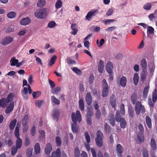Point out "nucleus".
Listing matches in <instances>:
<instances>
[{"label": "nucleus", "instance_id": "obj_1", "mask_svg": "<svg viewBox=\"0 0 157 157\" xmlns=\"http://www.w3.org/2000/svg\"><path fill=\"white\" fill-rule=\"evenodd\" d=\"M71 117L72 121L74 123V124H71V129L73 133H76L78 131V128L76 124L77 121L80 122L82 120L81 115L79 111H77L76 114L74 112L72 113Z\"/></svg>", "mask_w": 157, "mask_h": 157}, {"label": "nucleus", "instance_id": "obj_2", "mask_svg": "<svg viewBox=\"0 0 157 157\" xmlns=\"http://www.w3.org/2000/svg\"><path fill=\"white\" fill-rule=\"evenodd\" d=\"M34 14L37 18L43 19L47 16V12L46 9L42 8L37 10Z\"/></svg>", "mask_w": 157, "mask_h": 157}, {"label": "nucleus", "instance_id": "obj_3", "mask_svg": "<svg viewBox=\"0 0 157 157\" xmlns=\"http://www.w3.org/2000/svg\"><path fill=\"white\" fill-rule=\"evenodd\" d=\"M102 87L103 90L102 91L101 96L104 97H106L108 93V86L106 80L104 79L102 81Z\"/></svg>", "mask_w": 157, "mask_h": 157}, {"label": "nucleus", "instance_id": "obj_4", "mask_svg": "<svg viewBox=\"0 0 157 157\" xmlns=\"http://www.w3.org/2000/svg\"><path fill=\"white\" fill-rule=\"evenodd\" d=\"M135 110L136 113L139 115L141 111L142 113H144L145 112V108L144 106L141 104L140 102L138 101L136 104Z\"/></svg>", "mask_w": 157, "mask_h": 157}, {"label": "nucleus", "instance_id": "obj_5", "mask_svg": "<svg viewBox=\"0 0 157 157\" xmlns=\"http://www.w3.org/2000/svg\"><path fill=\"white\" fill-rule=\"evenodd\" d=\"M98 12V10H93L89 12L86 16V18L88 21L90 20L91 18L93 16H95Z\"/></svg>", "mask_w": 157, "mask_h": 157}, {"label": "nucleus", "instance_id": "obj_6", "mask_svg": "<svg viewBox=\"0 0 157 157\" xmlns=\"http://www.w3.org/2000/svg\"><path fill=\"white\" fill-rule=\"evenodd\" d=\"M14 106V103L13 101L11 102L6 107L5 110L6 114H9L13 110Z\"/></svg>", "mask_w": 157, "mask_h": 157}, {"label": "nucleus", "instance_id": "obj_7", "mask_svg": "<svg viewBox=\"0 0 157 157\" xmlns=\"http://www.w3.org/2000/svg\"><path fill=\"white\" fill-rule=\"evenodd\" d=\"M116 148L118 156L119 157H121L122 156L121 154L123 153L124 149L123 147L120 144H118L116 146Z\"/></svg>", "mask_w": 157, "mask_h": 157}, {"label": "nucleus", "instance_id": "obj_8", "mask_svg": "<svg viewBox=\"0 0 157 157\" xmlns=\"http://www.w3.org/2000/svg\"><path fill=\"white\" fill-rule=\"evenodd\" d=\"M52 151V146L51 144L50 143L47 144L44 149V152L45 154L47 155H49Z\"/></svg>", "mask_w": 157, "mask_h": 157}, {"label": "nucleus", "instance_id": "obj_9", "mask_svg": "<svg viewBox=\"0 0 157 157\" xmlns=\"http://www.w3.org/2000/svg\"><path fill=\"white\" fill-rule=\"evenodd\" d=\"M104 67V62L101 60H100L98 65V70L99 72L101 74L103 72Z\"/></svg>", "mask_w": 157, "mask_h": 157}, {"label": "nucleus", "instance_id": "obj_10", "mask_svg": "<svg viewBox=\"0 0 157 157\" xmlns=\"http://www.w3.org/2000/svg\"><path fill=\"white\" fill-rule=\"evenodd\" d=\"M86 100L88 105H90L91 104L92 101V98L90 92H87L86 96Z\"/></svg>", "mask_w": 157, "mask_h": 157}, {"label": "nucleus", "instance_id": "obj_11", "mask_svg": "<svg viewBox=\"0 0 157 157\" xmlns=\"http://www.w3.org/2000/svg\"><path fill=\"white\" fill-rule=\"evenodd\" d=\"M113 68V64L110 62H107L105 66L106 71L108 73L112 72V69Z\"/></svg>", "mask_w": 157, "mask_h": 157}, {"label": "nucleus", "instance_id": "obj_12", "mask_svg": "<svg viewBox=\"0 0 157 157\" xmlns=\"http://www.w3.org/2000/svg\"><path fill=\"white\" fill-rule=\"evenodd\" d=\"M13 40V39L11 37H6L3 39L2 44L3 45H6L10 43Z\"/></svg>", "mask_w": 157, "mask_h": 157}, {"label": "nucleus", "instance_id": "obj_13", "mask_svg": "<svg viewBox=\"0 0 157 157\" xmlns=\"http://www.w3.org/2000/svg\"><path fill=\"white\" fill-rule=\"evenodd\" d=\"M31 22L30 19L28 17L23 18L20 21L21 24L23 25H28L31 23Z\"/></svg>", "mask_w": 157, "mask_h": 157}, {"label": "nucleus", "instance_id": "obj_14", "mask_svg": "<svg viewBox=\"0 0 157 157\" xmlns=\"http://www.w3.org/2000/svg\"><path fill=\"white\" fill-rule=\"evenodd\" d=\"M127 82L126 78L124 76H123L121 78L119 81L120 85L123 87L126 86Z\"/></svg>", "mask_w": 157, "mask_h": 157}, {"label": "nucleus", "instance_id": "obj_15", "mask_svg": "<svg viewBox=\"0 0 157 157\" xmlns=\"http://www.w3.org/2000/svg\"><path fill=\"white\" fill-rule=\"evenodd\" d=\"M21 94L24 99H28V89L27 87H24L23 90L21 91Z\"/></svg>", "mask_w": 157, "mask_h": 157}, {"label": "nucleus", "instance_id": "obj_16", "mask_svg": "<svg viewBox=\"0 0 157 157\" xmlns=\"http://www.w3.org/2000/svg\"><path fill=\"white\" fill-rule=\"evenodd\" d=\"M150 144L151 148L153 150L155 151L156 149V143L155 139L154 138H151Z\"/></svg>", "mask_w": 157, "mask_h": 157}, {"label": "nucleus", "instance_id": "obj_17", "mask_svg": "<svg viewBox=\"0 0 157 157\" xmlns=\"http://www.w3.org/2000/svg\"><path fill=\"white\" fill-rule=\"evenodd\" d=\"M8 103L5 98H3L0 100V106L2 108H5Z\"/></svg>", "mask_w": 157, "mask_h": 157}, {"label": "nucleus", "instance_id": "obj_18", "mask_svg": "<svg viewBox=\"0 0 157 157\" xmlns=\"http://www.w3.org/2000/svg\"><path fill=\"white\" fill-rule=\"evenodd\" d=\"M61 152L59 148H57L56 151H54L52 154L51 157H60Z\"/></svg>", "mask_w": 157, "mask_h": 157}, {"label": "nucleus", "instance_id": "obj_19", "mask_svg": "<svg viewBox=\"0 0 157 157\" xmlns=\"http://www.w3.org/2000/svg\"><path fill=\"white\" fill-rule=\"evenodd\" d=\"M16 138L17 140L16 141V146L18 148H20L22 146V140L20 137Z\"/></svg>", "mask_w": 157, "mask_h": 157}, {"label": "nucleus", "instance_id": "obj_20", "mask_svg": "<svg viewBox=\"0 0 157 157\" xmlns=\"http://www.w3.org/2000/svg\"><path fill=\"white\" fill-rule=\"evenodd\" d=\"M131 102L132 104H135L137 102L136 100L137 99V94L136 92H134L132 94L131 96Z\"/></svg>", "mask_w": 157, "mask_h": 157}, {"label": "nucleus", "instance_id": "obj_21", "mask_svg": "<svg viewBox=\"0 0 157 157\" xmlns=\"http://www.w3.org/2000/svg\"><path fill=\"white\" fill-rule=\"evenodd\" d=\"M17 122V120L16 119H14L11 121L9 125L10 129L11 130H13L16 126Z\"/></svg>", "mask_w": 157, "mask_h": 157}, {"label": "nucleus", "instance_id": "obj_22", "mask_svg": "<svg viewBox=\"0 0 157 157\" xmlns=\"http://www.w3.org/2000/svg\"><path fill=\"white\" fill-rule=\"evenodd\" d=\"M139 79V78L138 74L136 73H135L133 76V80L134 84L135 86L137 85Z\"/></svg>", "mask_w": 157, "mask_h": 157}, {"label": "nucleus", "instance_id": "obj_23", "mask_svg": "<svg viewBox=\"0 0 157 157\" xmlns=\"http://www.w3.org/2000/svg\"><path fill=\"white\" fill-rule=\"evenodd\" d=\"M23 132V133L26 132L29 128V125L27 122H22Z\"/></svg>", "mask_w": 157, "mask_h": 157}, {"label": "nucleus", "instance_id": "obj_24", "mask_svg": "<svg viewBox=\"0 0 157 157\" xmlns=\"http://www.w3.org/2000/svg\"><path fill=\"white\" fill-rule=\"evenodd\" d=\"M120 122V126L122 128H124L126 126V122L124 118H121V120L119 121Z\"/></svg>", "mask_w": 157, "mask_h": 157}, {"label": "nucleus", "instance_id": "obj_25", "mask_svg": "<svg viewBox=\"0 0 157 157\" xmlns=\"http://www.w3.org/2000/svg\"><path fill=\"white\" fill-rule=\"evenodd\" d=\"M78 104L79 109L81 111L83 110L84 109V105L83 99L82 98H81L78 101Z\"/></svg>", "mask_w": 157, "mask_h": 157}, {"label": "nucleus", "instance_id": "obj_26", "mask_svg": "<svg viewBox=\"0 0 157 157\" xmlns=\"http://www.w3.org/2000/svg\"><path fill=\"white\" fill-rule=\"evenodd\" d=\"M59 116V112L58 110H55L53 112L52 117L54 119L57 120Z\"/></svg>", "mask_w": 157, "mask_h": 157}, {"label": "nucleus", "instance_id": "obj_27", "mask_svg": "<svg viewBox=\"0 0 157 157\" xmlns=\"http://www.w3.org/2000/svg\"><path fill=\"white\" fill-rule=\"evenodd\" d=\"M149 87L148 86H146L144 89L143 91V98H146L148 95Z\"/></svg>", "mask_w": 157, "mask_h": 157}, {"label": "nucleus", "instance_id": "obj_28", "mask_svg": "<svg viewBox=\"0 0 157 157\" xmlns=\"http://www.w3.org/2000/svg\"><path fill=\"white\" fill-rule=\"evenodd\" d=\"M34 149L35 152L36 154H38L40 153V145L39 143H36Z\"/></svg>", "mask_w": 157, "mask_h": 157}, {"label": "nucleus", "instance_id": "obj_29", "mask_svg": "<svg viewBox=\"0 0 157 157\" xmlns=\"http://www.w3.org/2000/svg\"><path fill=\"white\" fill-rule=\"evenodd\" d=\"M137 139L138 141L140 143H142L144 141V136L143 133H140L137 136Z\"/></svg>", "mask_w": 157, "mask_h": 157}, {"label": "nucleus", "instance_id": "obj_30", "mask_svg": "<svg viewBox=\"0 0 157 157\" xmlns=\"http://www.w3.org/2000/svg\"><path fill=\"white\" fill-rule=\"evenodd\" d=\"M141 66L143 69H146L147 67V62L145 59H143L141 62Z\"/></svg>", "mask_w": 157, "mask_h": 157}, {"label": "nucleus", "instance_id": "obj_31", "mask_svg": "<svg viewBox=\"0 0 157 157\" xmlns=\"http://www.w3.org/2000/svg\"><path fill=\"white\" fill-rule=\"evenodd\" d=\"M146 121L148 127L149 128L151 127V118L148 116H147L146 118Z\"/></svg>", "mask_w": 157, "mask_h": 157}, {"label": "nucleus", "instance_id": "obj_32", "mask_svg": "<svg viewBox=\"0 0 157 157\" xmlns=\"http://www.w3.org/2000/svg\"><path fill=\"white\" fill-rule=\"evenodd\" d=\"M46 4L45 0H39L37 2V6L38 7H42Z\"/></svg>", "mask_w": 157, "mask_h": 157}, {"label": "nucleus", "instance_id": "obj_33", "mask_svg": "<svg viewBox=\"0 0 157 157\" xmlns=\"http://www.w3.org/2000/svg\"><path fill=\"white\" fill-rule=\"evenodd\" d=\"M103 140L102 139H95V142L97 146L99 147H101L103 145Z\"/></svg>", "mask_w": 157, "mask_h": 157}, {"label": "nucleus", "instance_id": "obj_34", "mask_svg": "<svg viewBox=\"0 0 157 157\" xmlns=\"http://www.w3.org/2000/svg\"><path fill=\"white\" fill-rule=\"evenodd\" d=\"M142 155L143 157H149V155L147 149L146 148H143L142 150Z\"/></svg>", "mask_w": 157, "mask_h": 157}, {"label": "nucleus", "instance_id": "obj_35", "mask_svg": "<svg viewBox=\"0 0 157 157\" xmlns=\"http://www.w3.org/2000/svg\"><path fill=\"white\" fill-rule=\"evenodd\" d=\"M63 4V2L61 0H58L55 4V7L56 9L60 8Z\"/></svg>", "mask_w": 157, "mask_h": 157}, {"label": "nucleus", "instance_id": "obj_36", "mask_svg": "<svg viewBox=\"0 0 157 157\" xmlns=\"http://www.w3.org/2000/svg\"><path fill=\"white\" fill-rule=\"evenodd\" d=\"M11 63V66H15L17 65V63H18V60L17 59H15L14 57L12 58L10 61Z\"/></svg>", "mask_w": 157, "mask_h": 157}, {"label": "nucleus", "instance_id": "obj_37", "mask_svg": "<svg viewBox=\"0 0 157 157\" xmlns=\"http://www.w3.org/2000/svg\"><path fill=\"white\" fill-rule=\"evenodd\" d=\"M104 128L106 133L109 134L111 131V128L110 126L106 123L104 125Z\"/></svg>", "mask_w": 157, "mask_h": 157}, {"label": "nucleus", "instance_id": "obj_38", "mask_svg": "<svg viewBox=\"0 0 157 157\" xmlns=\"http://www.w3.org/2000/svg\"><path fill=\"white\" fill-rule=\"evenodd\" d=\"M56 58V56L55 55L53 56H52L51 57L50 61L48 62V65L51 66L53 65L55 62Z\"/></svg>", "mask_w": 157, "mask_h": 157}, {"label": "nucleus", "instance_id": "obj_39", "mask_svg": "<svg viewBox=\"0 0 157 157\" xmlns=\"http://www.w3.org/2000/svg\"><path fill=\"white\" fill-rule=\"evenodd\" d=\"M51 100L52 102L56 105H59L60 104L59 100L57 99L54 96H51Z\"/></svg>", "mask_w": 157, "mask_h": 157}, {"label": "nucleus", "instance_id": "obj_40", "mask_svg": "<svg viewBox=\"0 0 157 157\" xmlns=\"http://www.w3.org/2000/svg\"><path fill=\"white\" fill-rule=\"evenodd\" d=\"M95 139H103V136L102 132L100 130H98L97 133V137Z\"/></svg>", "mask_w": 157, "mask_h": 157}, {"label": "nucleus", "instance_id": "obj_41", "mask_svg": "<svg viewBox=\"0 0 157 157\" xmlns=\"http://www.w3.org/2000/svg\"><path fill=\"white\" fill-rule=\"evenodd\" d=\"M13 94L12 93H10L7 97L6 99L9 103L10 101L13 100Z\"/></svg>", "mask_w": 157, "mask_h": 157}, {"label": "nucleus", "instance_id": "obj_42", "mask_svg": "<svg viewBox=\"0 0 157 157\" xmlns=\"http://www.w3.org/2000/svg\"><path fill=\"white\" fill-rule=\"evenodd\" d=\"M19 149L20 148H18L16 146H13L11 149V152L12 155H14L17 152L18 149Z\"/></svg>", "mask_w": 157, "mask_h": 157}, {"label": "nucleus", "instance_id": "obj_43", "mask_svg": "<svg viewBox=\"0 0 157 157\" xmlns=\"http://www.w3.org/2000/svg\"><path fill=\"white\" fill-rule=\"evenodd\" d=\"M41 94V92L40 91L34 92L32 93L33 98L34 99H36L39 97Z\"/></svg>", "mask_w": 157, "mask_h": 157}, {"label": "nucleus", "instance_id": "obj_44", "mask_svg": "<svg viewBox=\"0 0 157 157\" xmlns=\"http://www.w3.org/2000/svg\"><path fill=\"white\" fill-rule=\"evenodd\" d=\"M156 92V90L155 89L153 93L152 101L154 103L155 102L157 99V93Z\"/></svg>", "mask_w": 157, "mask_h": 157}, {"label": "nucleus", "instance_id": "obj_45", "mask_svg": "<svg viewBox=\"0 0 157 157\" xmlns=\"http://www.w3.org/2000/svg\"><path fill=\"white\" fill-rule=\"evenodd\" d=\"M86 116H91L93 115V112L92 109L91 107H88L87 108Z\"/></svg>", "mask_w": 157, "mask_h": 157}, {"label": "nucleus", "instance_id": "obj_46", "mask_svg": "<svg viewBox=\"0 0 157 157\" xmlns=\"http://www.w3.org/2000/svg\"><path fill=\"white\" fill-rule=\"evenodd\" d=\"M146 78V73L145 71H144L141 74V80L142 82H144Z\"/></svg>", "mask_w": 157, "mask_h": 157}, {"label": "nucleus", "instance_id": "obj_47", "mask_svg": "<svg viewBox=\"0 0 157 157\" xmlns=\"http://www.w3.org/2000/svg\"><path fill=\"white\" fill-rule=\"evenodd\" d=\"M33 148L31 147L28 148L26 151V155L28 157H31L32 154Z\"/></svg>", "mask_w": 157, "mask_h": 157}, {"label": "nucleus", "instance_id": "obj_48", "mask_svg": "<svg viewBox=\"0 0 157 157\" xmlns=\"http://www.w3.org/2000/svg\"><path fill=\"white\" fill-rule=\"evenodd\" d=\"M16 14L15 12H10L7 14V17L9 18H13L16 16Z\"/></svg>", "mask_w": 157, "mask_h": 157}, {"label": "nucleus", "instance_id": "obj_49", "mask_svg": "<svg viewBox=\"0 0 157 157\" xmlns=\"http://www.w3.org/2000/svg\"><path fill=\"white\" fill-rule=\"evenodd\" d=\"M56 144L58 146H60L62 143V140L61 138L59 136H57L56 137Z\"/></svg>", "mask_w": 157, "mask_h": 157}, {"label": "nucleus", "instance_id": "obj_50", "mask_svg": "<svg viewBox=\"0 0 157 157\" xmlns=\"http://www.w3.org/2000/svg\"><path fill=\"white\" fill-rule=\"evenodd\" d=\"M72 70L75 73L78 75H80L81 74L82 71L78 69V68L76 67H74L72 69Z\"/></svg>", "mask_w": 157, "mask_h": 157}, {"label": "nucleus", "instance_id": "obj_51", "mask_svg": "<svg viewBox=\"0 0 157 157\" xmlns=\"http://www.w3.org/2000/svg\"><path fill=\"white\" fill-rule=\"evenodd\" d=\"M14 134L16 137H19V128L18 127H16Z\"/></svg>", "mask_w": 157, "mask_h": 157}, {"label": "nucleus", "instance_id": "obj_52", "mask_svg": "<svg viewBox=\"0 0 157 157\" xmlns=\"http://www.w3.org/2000/svg\"><path fill=\"white\" fill-rule=\"evenodd\" d=\"M30 141L29 138L28 137H26L24 143V145L26 147L28 146L30 144Z\"/></svg>", "mask_w": 157, "mask_h": 157}, {"label": "nucleus", "instance_id": "obj_53", "mask_svg": "<svg viewBox=\"0 0 157 157\" xmlns=\"http://www.w3.org/2000/svg\"><path fill=\"white\" fill-rule=\"evenodd\" d=\"M60 90V88L59 87H57L52 90V93L53 94H57Z\"/></svg>", "mask_w": 157, "mask_h": 157}, {"label": "nucleus", "instance_id": "obj_54", "mask_svg": "<svg viewBox=\"0 0 157 157\" xmlns=\"http://www.w3.org/2000/svg\"><path fill=\"white\" fill-rule=\"evenodd\" d=\"M74 155L75 157H79L80 156V151L78 147H76L75 150Z\"/></svg>", "mask_w": 157, "mask_h": 157}, {"label": "nucleus", "instance_id": "obj_55", "mask_svg": "<svg viewBox=\"0 0 157 157\" xmlns=\"http://www.w3.org/2000/svg\"><path fill=\"white\" fill-rule=\"evenodd\" d=\"M151 7V5L150 3H148L145 4L143 6L144 9L147 10H150Z\"/></svg>", "mask_w": 157, "mask_h": 157}, {"label": "nucleus", "instance_id": "obj_56", "mask_svg": "<svg viewBox=\"0 0 157 157\" xmlns=\"http://www.w3.org/2000/svg\"><path fill=\"white\" fill-rule=\"evenodd\" d=\"M122 118L121 117L120 115L119 112H117L115 115V120L116 121L119 122L121 120Z\"/></svg>", "mask_w": 157, "mask_h": 157}, {"label": "nucleus", "instance_id": "obj_57", "mask_svg": "<svg viewBox=\"0 0 157 157\" xmlns=\"http://www.w3.org/2000/svg\"><path fill=\"white\" fill-rule=\"evenodd\" d=\"M154 29L151 26H148L147 28V33L149 34H153L154 33Z\"/></svg>", "mask_w": 157, "mask_h": 157}, {"label": "nucleus", "instance_id": "obj_58", "mask_svg": "<svg viewBox=\"0 0 157 157\" xmlns=\"http://www.w3.org/2000/svg\"><path fill=\"white\" fill-rule=\"evenodd\" d=\"M94 80V76L93 74H91L89 77L88 82L90 84H91Z\"/></svg>", "mask_w": 157, "mask_h": 157}, {"label": "nucleus", "instance_id": "obj_59", "mask_svg": "<svg viewBox=\"0 0 157 157\" xmlns=\"http://www.w3.org/2000/svg\"><path fill=\"white\" fill-rule=\"evenodd\" d=\"M67 63L69 64H75L76 62L74 60L71 59L70 58L68 57L67 59Z\"/></svg>", "mask_w": 157, "mask_h": 157}, {"label": "nucleus", "instance_id": "obj_60", "mask_svg": "<svg viewBox=\"0 0 157 157\" xmlns=\"http://www.w3.org/2000/svg\"><path fill=\"white\" fill-rule=\"evenodd\" d=\"M85 137L86 141L88 143H89L90 142V136L89 135L88 132H86L85 133Z\"/></svg>", "mask_w": 157, "mask_h": 157}, {"label": "nucleus", "instance_id": "obj_61", "mask_svg": "<svg viewBox=\"0 0 157 157\" xmlns=\"http://www.w3.org/2000/svg\"><path fill=\"white\" fill-rule=\"evenodd\" d=\"M43 101L42 100H37L35 101V105L39 107H40L42 105L43 103Z\"/></svg>", "mask_w": 157, "mask_h": 157}, {"label": "nucleus", "instance_id": "obj_62", "mask_svg": "<svg viewBox=\"0 0 157 157\" xmlns=\"http://www.w3.org/2000/svg\"><path fill=\"white\" fill-rule=\"evenodd\" d=\"M56 23L55 22L53 21H52L49 23L48 24V26L49 28H52L55 26Z\"/></svg>", "mask_w": 157, "mask_h": 157}, {"label": "nucleus", "instance_id": "obj_63", "mask_svg": "<svg viewBox=\"0 0 157 157\" xmlns=\"http://www.w3.org/2000/svg\"><path fill=\"white\" fill-rule=\"evenodd\" d=\"M138 128L141 133H143L144 132V129L143 125L141 124H140L138 125Z\"/></svg>", "mask_w": 157, "mask_h": 157}, {"label": "nucleus", "instance_id": "obj_64", "mask_svg": "<svg viewBox=\"0 0 157 157\" xmlns=\"http://www.w3.org/2000/svg\"><path fill=\"white\" fill-rule=\"evenodd\" d=\"M35 126H33L31 128L30 131V133L32 136H33L35 135L36 133V129Z\"/></svg>", "mask_w": 157, "mask_h": 157}]
</instances>
